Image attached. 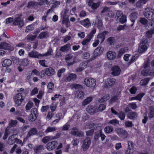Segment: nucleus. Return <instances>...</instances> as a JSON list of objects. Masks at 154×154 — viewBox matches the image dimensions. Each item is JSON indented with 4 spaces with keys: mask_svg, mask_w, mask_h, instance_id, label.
I'll return each instance as SVG.
<instances>
[{
    "mask_svg": "<svg viewBox=\"0 0 154 154\" xmlns=\"http://www.w3.org/2000/svg\"><path fill=\"white\" fill-rule=\"evenodd\" d=\"M24 99L21 93H18L13 97L14 101L15 103V106L18 107L20 106Z\"/></svg>",
    "mask_w": 154,
    "mask_h": 154,
    "instance_id": "1",
    "label": "nucleus"
},
{
    "mask_svg": "<svg viewBox=\"0 0 154 154\" xmlns=\"http://www.w3.org/2000/svg\"><path fill=\"white\" fill-rule=\"evenodd\" d=\"M146 12L144 16L149 20H151L154 18V10L151 8H147L145 9Z\"/></svg>",
    "mask_w": 154,
    "mask_h": 154,
    "instance_id": "2",
    "label": "nucleus"
},
{
    "mask_svg": "<svg viewBox=\"0 0 154 154\" xmlns=\"http://www.w3.org/2000/svg\"><path fill=\"white\" fill-rule=\"evenodd\" d=\"M83 83L87 87H94L96 85L95 80L90 77L85 78L84 80Z\"/></svg>",
    "mask_w": 154,
    "mask_h": 154,
    "instance_id": "3",
    "label": "nucleus"
},
{
    "mask_svg": "<svg viewBox=\"0 0 154 154\" xmlns=\"http://www.w3.org/2000/svg\"><path fill=\"white\" fill-rule=\"evenodd\" d=\"M103 48L99 46L97 47L94 52V56L90 58L88 61L90 62L95 59L103 53Z\"/></svg>",
    "mask_w": 154,
    "mask_h": 154,
    "instance_id": "4",
    "label": "nucleus"
},
{
    "mask_svg": "<svg viewBox=\"0 0 154 154\" xmlns=\"http://www.w3.org/2000/svg\"><path fill=\"white\" fill-rule=\"evenodd\" d=\"M147 41L143 38L140 44L138 49V52L140 53L144 52L147 49V47L145 44L147 43Z\"/></svg>",
    "mask_w": 154,
    "mask_h": 154,
    "instance_id": "5",
    "label": "nucleus"
},
{
    "mask_svg": "<svg viewBox=\"0 0 154 154\" xmlns=\"http://www.w3.org/2000/svg\"><path fill=\"white\" fill-rule=\"evenodd\" d=\"M31 114L29 119L30 121L33 122L37 119V110L36 108H33L31 111Z\"/></svg>",
    "mask_w": 154,
    "mask_h": 154,
    "instance_id": "6",
    "label": "nucleus"
},
{
    "mask_svg": "<svg viewBox=\"0 0 154 154\" xmlns=\"http://www.w3.org/2000/svg\"><path fill=\"white\" fill-rule=\"evenodd\" d=\"M116 82V80L114 79L111 78L107 79L104 84V88H110L115 84Z\"/></svg>",
    "mask_w": 154,
    "mask_h": 154,
    "instance_id": "7",
    "label": "nucleus"
},
{
    "mask_svg": "<svg viewBox=\"0 0 154 154\" xmlns=\"http://www.w3.org/2000/svg\"><path fill=\"white\" fill-rule=\"evenodd\" d=\"M57 143L56 141H53L48 143L46 145V148L49 151L53 150L57 146Z\"/></svg>",
    "mask_w": 154,
    "mask_h": 154,
    "instance_id": "8",
    "label": "nucleus"
},
{
    "mask_svg": "<svg viewBox=\"0 0 154 154\" xmlns=\"http://www.w3.org/2000/svg\"><path fill=\"white\" fill-rule=\"evenodd\" d=\"M71 134L77 137H82L84 135V132L76 128H73L71 129Z\"/></svg>",
    "mask_w": 154,
    "mask_h": 154,
    "instance_id": "9",
    "label": "nucleus"
},
{
    "mask_svg": "<svg viewBox=\"0 0 154 154\" xmlns=\"http://www.w3.org/2000/svg\"><path fill=\"white\" fill-rule=\"evenodd\" d=\"M0 48L10 51H13L14 48L11 47L10 45L5 42H2L0 44Z\"/></svg>",
    "mask_w": 154,
    "mask_h": 154,
    "instance_id": "10",
    "label": "nucleus"
},
{
    "mask_svg": "<svg viewBox=\"0 0 154 154\" xmlns=\"http://www.w3.org/2000/svg\"><path fill=\"white\" fill-rule=\"evenodd\" d=\"M13 24L14 25H17L19 27L21 28L23 26L24 23L20 17H18L14 19Z\"/></svg>",
    "mask_w": 154,
    "mask_h": 154,
    "instance_id": "11",
    "label": "nucleus"
},
{
    "mask_svg": "<svg viewBox=\"0 0 154 154\" xmlns=\"http://www.w3.org/2000/svg\"><path fill=\"white\" fill-rule=\"evenodd\" d=\"M111 70L112 71L111 74L113 76L119 75L121 72V69L120 67L116 66H112L111 68Z\"/></svg>",
    "mask_w": 154,
    "mask_h": 154,
    "instance_id": "12",
    "label": "nucleus"
},
{
    "mask_svg": "<svg viewBox=\"0 0 154 154\" xmlns=\"http://www.w3.org/2000/svg\"><path fill=\"white\" fill-rule=\"evenodd\" d=\"M86 111L91 115L94 114L98 112L97 107L91 105H89L87 107Z\"/></svg>",
    "mask_w": 154,
    "mask_h": 154,
    "instance_id": "13",
    "label": "nucleus"
},
{
    "mask_svg": "<svg viewBox=\"0 0 154 154\" xmlns=\"http://www.w3.org/2000/svg\"><path fill=\"white\" fill-rule=\"evenodd\" d=\"M29 56L32 58L37 59H40L41 57H42V54L39 53L36 51H32L28 53Z\"/></svg>",
    "mask_w": 154,
    "mask_h": 154,
    "instance_id": "14",
    "label": "nucleus"
},
{
    "mask_svg": "<svg viewBox=\"0 0 154 154\" xmlns=\"http://www.w3.org/2000/svg\"><path fill=\"white\" fill-rule=\"evenodd\" d=\"M91 143V141L88 137H86L84 140L82 146L83 150L86 151L89 148Z\"/></svg>",
    "mask_w": 154,
    "mask_h": 154,
    "instance_id": "15",
    "label": "nucleus"
},
{
    "mask_svg": "<svg viewBox=\"0 0 154 154\" xmlns=\"http://www.w3.org/2000/svg\"><path fill=\"white\" fill-rule=\"evenodd\" d=\"M138 15V13L137 12H135L132 13L130 16V19L132 23L131 24V26H133L134 22L137 19Z\"/></svg>",
    "mask_w": 154,
    "mask_h": 154,
    "instance_id": "16",
    "label": "nucleus"
},
{
    "mask_svg": "<svg viewBox=\"0 0 154 154\" xmlns=\"http://www.w3.org/2000/svg\"><path fill=\"white\" fill-rule=\"evenodd\" d=\"M77 76L75 74L71 73L64 79V81L68 82L75 80Z\"/></svg>",
    "mask_w": 154,
    "mask_h": 154,
    "instance_id": "17",
    "label": "nucleus"
},
{
    "mask_svg": "<svg viewBox=\"0 0 154 154\" xmlns=\"http://www.w3.org/2000/svg\"><path fill=\"white\" fill-rule=\"evenodd\" d=\"M108 33V32L107 31H105L102 33L99 34L97 36L98 40L100 41L101 43H102L104 41L106 35H107Z\"/></svg>",
    "mask_w": 154,
    "mask_h": 154,
    "instance_id": "18",
    "label": "nucleus"
},
{
    "mask_svg": "<svg viewBox=\"0 0 154 154\" xmlns=\"http://www.w3.org/2000/svg\"><path fill=\"white\" fill-rule=\"evenodd\" d=\"M37 132V130L36 128H33L31 129L28 133L26 137L24 138V140H25L28 137H29L31 136L36 134Z\"/></svg>",
    "mask_w": 154,
    "mask_h": 154,
    "instance_id": "19",
    "label": "nucleus"
},
{
    "mask_svg": "<svg viewBox=\"0 0 154 154\" xmlns=\"http://www.w3.org/2000/svg\"><path fill=\"white\" fill-rule=\"evenodd\" d=\"M106 56L108 59L111 60L115 58L116 54L115 52L110 51L107 53Z\"/></svg>",
    "mask_w": 154,
    "mask_h": 154,
    "instance_id": "20",
    "label": "nucleus"
},
{
    "mask_svg": "<svg viewBox=\"0 0 154 154\" xmlns=\"http://www.w3.org/2000/svg\"><path fill=\"white\" fill-rule=\"evenodd\" d=\"M137 113L135 112H129L127 114L128 118L131 119H134L137 117Z\"/></svg>",
    "mask_w": 154,
    "mask_h": 154,
    "instance_id": "21",
    "label": "nucleus"
},
{
    "mask_svg": "<svg viewBox=\"0 0 154 154\" xmlns=\"http://www.w3.org/2000/svg\"><path fill=\"white\" fill-rule=\"evenodd\" d=\"M55 73L54 69L52 67L46 69V74L48 76L52 75Z\"/></svg>",
    "mask_w": 154,
    "mask_h": 154,
    "instance_id": "22",
    "label": "nucleus"
},
{
    "mask_svg": "<svg viewBox=\"0 0 154 154\" xmlns=\"http://www.w3.org/2000/svg\"><path fill=\"white\" fill-rule=\"evenodd\" d=\"M148 0H139L136 4V7L137 8H141L143 5L146 4Z\"/></svg>",
    "mask_w": 154,
    "mask_h": 154,
    "instance_id": "23",
    "label": "nucleus"
},
{
    "mask_svg": "<svg viewBox=\"0 0 154 154\" xmlns=\"http://www.w3.org/2000/svg\"><path fill=\"white\" fill-rule=\"evenodd\" d=\"M33 149L35 152L36 154H38L44 149V148L42 145H38L35 146L34 147Z\"/></svg>",
    "mask_w": 154,
    "mask_h": 154,
    "instance_id": "24",
    "label": "nucleus"
},
{
    "mask_svg": "<svg viewBox=\"0 0 154 154\" xmlns=\"http://www.w3.org/2000/svg\"><path fill=\"white\" fill-rule=\"evenodd\" d=\"M80 23L86 27H88L91 26V23L88 18L80 21Z\"/></svg>",
    "mask_w": 154,
    "mask_h": 154,
    "instance_id": "25",
    "label": "nucleus"
},
{
    "mask_svg": "<svg viewBox=\"0 0 154 154\" xmlns=\"http://www.w3.org/2000/svg\"><path fill=\"white\" fill-rule=\"evenodd\" d=\"M12 63V60L9 59H5L2 62V64L3 66H9Z\"/></svg>",
    "mask_w": 154,
    "mask_h": 154,
    "instance_id": "26",
    "label": "nucleus"
},
{
    "mask_svg": "<svg viewBox=\"0 0 154 154\" xmlns=\"http://www.w3.org/2000/svg\"><path fill=\"white\" fill-rule=\"evenodd\" d=\"M87 65L85 63L83 62L81 63L79 66L77 68L76 71L77 72H81L86 67Z\"/></svg>",
    "mask_w": 154,
    "mask_h": 154,
    "instance_id": "27",
    "label": "nucleus"
},
{
    "mask_svg": "<svg viewBox=\"0 0 154 154\" xmlns=\"http://www.w3.org/2000/svg\"><path fill=\"white\" fill-rule=\"evenodd\" d=\"M48 32L45 31L40 33L38 36V38L40 39L46 38L48 37Z\"/></svg>",
    "mask_w": 154,
    "mask_h": 154,
    "instance_id": "28",
    "label": "nucleus"
},
{
    "mask_svg": "<svg viewBox=\"0 0 154 154\" xmlns=\"http://www.w3.org/2000/svg\"><path fill=\"white\" fill-rule=\"evenodd\" d=\"M38 2L30 1L28 2L27 7L28 8H30L32 7H35L38 6Z\"/></svg>",
    "mask_w": 154,
    "mask_h": 154,
    "instance_id": "29",
    "label": "nucleus"
},
{
    "mask_svg": "<svg viewBox=\"0 0 154 154\" xmlns=\"http://www.w3.org/2000/svg\"><path fill=\"white\" fill-rule=\"evenodd\" d=\"M56 137H53L51 136H46L44 137L42 140V141L45 143H46L48 141L56 139Z\"/></svg>",
    "mask_w": 154,
    "mask_h": 154,
    "instance_id": "30",
    "label": "nucleus"
},
{
    "mask_svg": "<svg viewBox=\"0 0 154 154\" xmlns=\"http://www.w3.org/2000/svg\"><path fill=\"white\" fill-rule=\"evenodd\" d=\"M70 48V46L69 44H66L61 47L60 50L63 52H67L69 50Z\"/></svg>",
    "mask_w": 154,
    "mask_h": 154,
    "instance_id": "31",
    "label": "nucleus"
},
{
    "mask_svg": "<svg viewBox=\"0 0 154 154\" xmlns=\"http://www.w3.org/2000/svg\"><path fill=\"white\" fill-rule=\"evenodd\" d=\"M109 98V95L108 94H106L105 96L100 98L99 99L98 101L100 103H103L106 101Z\"/></svg>",
    "mask_w": 154,
    "mask_h": 154,
    "instance_id": "32",
    "label": "nucleus"
},
{
    "mask_svg": "<svg viewBox=\"0 0 154 154\" xmlns=\"http://www.w3.org/2000/svg\"><path fill=\"white\" fill-rule=\"evenodd\" d=\"M84 93L82 91H76L75 97L78 98L82 99L84 97Z\"/></svg>",
    "mask_w": 154,
    "mask_h": 154,
    "instance_id": "33",
    "label": "nucleus"
},
{
    "mask_svg": "<svg viewBox=\"0 0 154 154\" xmlns=\"http://www.w3.org/2000/svg\"><path fill=\"white\" fill-rule=\"evenodd\" d=\"M141 73L144 76L152 75L153 74L150 70L147 69L142 70L141 72Z\"/></svg>",
    "mask_w": 154,
    "mask_h": 154,
    "instance_id": "34",
    "label": "nucleus"
},
{
    "mask_svg": "<svg viewBox=\"0 0 154 154\" xmlns=\"http://www.w3.org/2000/svg\"><path fill=\"white\" fill-rule=\"evenodd\" d=\"M92 100V98L91 97H89L85 99L82 103L83 106H85L88 104Z\"/></svg>",
    "mask_w": 154,
    "mask_h": 154,
    "instance_id": "35",
    "label": "nucleus"
},
{
    "mask_svg": "<svg viewBox=\"0 0 154 154\" xmlns=\"http://www.w3.org/2000/svg\"><path fill=\"white\" fill-rule=\"evenodd\" d=\"M113 129L112 126H108L104 128V131L107 133H110L112 132Z\"/></svg>",
    "mask_w": 154,
    "mask_h": 154,
    "instance_id": "36",
    "label": "nucleus"
},
{
    "mask_svg": "<svg viewBox=\"0 0 154 154\" xmlns=\"http://www.w3.org/2000/svg\"><path fill=\"white\" fill-rule=\"evenodd\" d=\"M29 62L30 61L28 58H25L21 61V65L23 66H27L28 65H29Z\"/></svg>",
    "mask_w": 154,
    "mask_h": 154,
    "instance_id": "37",
    "label": "nucleus"
},
{
    "mask_svg": "<svg viewBox=\"0 0 154 154\" xmlns=\"http://www.w3.org/2000/svg\"><path fill=\"white\" fill-rule=\"evenodd\" d=\"M117 115L118 116L119 118L121 120H124L125 115V113L122 112L121 111L118 113Z\"/></svg>",
    "mask_w": 154,
    "mask_h": 154,
    "instance_id": "38",
    "label": "nucleus"
},
{
    "mask_svg": "<svg viewBox=\"0 0 154 154\" xmlns=\"http://www.w3.org/2000/svg\"><path fill=\"white\" fill-rule=\"evenodd\" d=\"M125 48H121L119 51L117 55V58H119L123 54L125 53Z\"/></svg>",
    "mask_w": 154,
    "mask_h": 154,
    "instance_id": "39",
    "label": "nucleus"
},
{
    "mask_svg": "<svg viewBox=\"0 0 154 154\" xmlns=\"http://www.w3.org/2000/svg\"><path fill=\"white\" fill-rule=\"evenodd\" d=\"M13 137H14V135L10 136L8 139V143L10 145H11L15 143L14 139H12Z\"/></svg>",
    "mask_w": 154,
    "mask_h": 154,
    "instance_id": "40",
    "label": "nucleus"
},
{
    "mask_svg": "<svg viewBox=\"0 0 154 154\" xmlns=\"http://www.w3.org/2000/svg\"><path fill=\"white\" fill-rule=\"evenodd\" d=\"M123 14L122 12L120 11H118L116 13L115 18L116 20H118L121 17Z\"/></svg>",
    "mask_w": 154,
    "mask_h": 154,
    "instance_id": "41",
    "label": "nucleus"
},
{
    "mask_svg": "<svg viewBox=\"0 0 154 154\" xmlns=\"http://www.w3.org/2000/svg\"><path fill=\"white\" fill-rule=\"evenodd\" d=\"M108 124H112L113 125H116L119 124V121L116 119H113L110 120Z\"/></svg>",
    "mask_w": 154,
    "mask_h": 154,
    "instance_id": "42",
    "label": "nucleus"
},
{
    "mask_svg": "<svg viewBox=\"0 0 154 154\" xmlns=\"http://www.w3.org/2000/svg\"><path fill=\"white\" fill-rule=\"evenodd\" d=\"M149 79V78H146L142 80L140 82V85L142 86H144L147 84Z\"/></svg>",
    "mask_w": 154,
    "mask_h": 154,
    "instance_id": "43",
    "label": "nucleus"
},
{
    "mask_svg": "<svg viewBox=\"0 0 154 154\" xmlns=\"http://www.w3.org/2000/svg\"><path fill=\"white\" fill-rule=\"evenodd\" d=\"M11 59L12 60V61L13 62V63H14L15 64L18 65L20 62V60H19V58H18L17 57H15L12 56V57Z\"/></svg>",
    "mask_w": 154,
    "mask_h": 154,
    "instance_id": "44",
    "label": "nucleus"
},
{
    "mask_svg": "<svg viewBox=\"0 0 154 154\" xmlns=\"http://www.w3.org/2000/svg\"><path fill=\"white\" fill-rule=\"evenodd\" d=\"M34 28V25H30L26 27L25 31L26 32H28L29 31L33 30Z\"/></svg>",
    "mask_w": 154,
    "mask_h": 154,
    "instance_id": "45",
    "label": "nucleus"
},
{
    "mask_svg": "<svg viewBox=\"0 0 154 154\" xmlns=\"http://www.w3.org/2000/svg\"><path fill=\"white\" fill-rule=\"evenodd\" d=\"M17 122L16 120H11L10 121L9 125L10 127H15L17 124Z\"/></svg>",
    "mask_w": 154,
    "mask_h": 154,
    "instance_id": "46",
    "label": "nucleus"
},
{
    "mask_svg": "<svg viewBox=\"0 0 154 154\" xmlns=\"http://www.w3.org/2000/svg\"><path fill=\"white\" fill-rule=\"evenodd\" d=\"M96 32V29H93L91 32L88 35L87 37L88 38L91 39L92 37H93V35Z\"/></svg>",
    "mask_w": 154,
    "mask_h": 154,
    "instance_id": "47",
    "label": "nucleus"
},
{
    "mask_svg": "<svg viewBox=\"0 0 154 154\" xmlns=\"http://www.w3.org/2000/svg\"><path fill=\"white\" fill-rule=\"evenodd\" d=\"M120 97L119 95H116L112 97L110 100L111 103H113L117 100Z\"/></svg>",
    "mask_w": 154,
    "mask_h": 154,
    "instance_id": "48",
    "label": "nucleus"
},
{
    "mask_svg": "<svg viewBox=\"0 0 154 154\" xmlns=\"http://www.w3.org/2000/svg\"><path fill=\"white\" fill-rule=\"evenodd\" d=\"M148 116L150 118H152L154 117V109L153 108L150 109L149 112Z\"/></svg>",
    "mask_w": 154,
    "mask_h": 154,
    "instance_id": "49",
    "label": "nucleus"
},
{
    "mask_svg": "<svg viewBox=\"0 0 154 154\" xmlns=\"http://www.w3.org/2000/svg\"><path fill=\"white\" fill-rule=\"evenodd\" d=\"M33 106V103L31 101H29L26 104V110H29Z\"/></svg>",
    "mask_w": 154,
    "mask_h": 154,
    "instance_id": "50",
    "label": "nucleus"
},
{
    "mask_svg": "<svg viewBox=\"0 0 154 154\" xmlns=\"http://www.w3.org/2000/svg\"><path fill=\"white\" fill-rule=\"evenodd\" d=\"M100 3L98 2L97 3H93L91 4V5H89L91 8L94 9H96L100 5Z\"/></svg>",
    "mask_w": 154,
    "mask_h": 154,
    "instance_id": "51",
    "label": "nucleus"
},
{
    "mask_svg": "<svg viewBox=\"0 0 154 154\" xmlns=\"http://www.w3.org/2000/svg\"><path fill=\"white\" fill-rule=\"evenodd\" d=\"M126 17L125 15H123L119 19L118 21H119L122 23H123L126 21Z\"/></svg>",
    "mask_w": 154,
    "mask_h": 154,
    "instance_id": "52",
    "label": "nucleus"
},
{
    "mask_svg": "<svg viewBox=\"0 0 154 154\" xmlns=\"http://www.w3.org/2000/svg\"><path fill=\"white\" fill-rule=\"evenodd\" d=\"M154 33V29H153L147 31L146 32V34L147 36L149 38L152 37V34Z\"/></svg>",
    "mask_w": 154,
    "mask_h": 154,
    "instance_id": "53",
    "label": "nucleus"
},
{
    "mask_svg": "<svg viewBox=\"0 0 154 154\" xmlns=\"http://www.w3.org/2000/svg\"><path fill=\"white\" fill-rule=\"evenodd\" d=\"M106 107V106L104 104H100L98 107L97 108L98 112L99 111H102L104 110Z\"/></svg>",
    "mask_w": 154,
    "mask_h": 154,
    "instance_id": "54",
    "label": "nucleus"
},
{
    "mask_svg": "<svg viewBox=\"0 0 154 154\" xmlns=\"http://www.w3.org/2000/svg\"><path fill=\"white\" fill-rule=\"evenodd\" d=\"M54 114L53 112H48L46 119L49 120L50 119L54 116Z\"/></svg>",
    "mask_w": 154,
    "mask_h": 154,
    "instance_id": "55",
    "label": "nucleus"
},
{
    "mask_svg": "<svg viewBox=\"0 0 154 154\" xmlns=\"http://www.w3.org/2000/svg\"><path fill=\"white\" fill-rule=\"evenodd\" d=\"M56 128L55 127H48L45 130V133H47L49 132H53L56 131Z\"/></svg>",
    "mask_w": 154,
    "mask_h": 154,
    "instance_id": "56",
    "label": "nucleus"
},
{
    "mask_svg": "<svg viewBox=\"0 0 154 154\" xmlns=\"http://www.w3.org/2000/svg\"><path fill=\"white\" fill-rule=\"evenodd\" d=\"M114 38L112 37L108 38L107 39V41L110 45H111L113 44V43L114 42Z\"/></svg>",
    "mask_w": 154,
    "mask_h": 154,
    "instance_id": "57",
    "label": "nucleus"
},
{
    "mask_svg": "<svg viewBox=\"0 0 154 154\" xmlns=\"http://www.w3.org/2000/svg\"><path fill=\"white\" fill-rule=\"evenodd\" d=\"M128 106L132 109H135L137 107L136 104L134 103H129L128 104Z\"/></svg>",
    "mask_w": 154,
    "mask_h": 154,
    "instance_id": "58",
    "label": "nucleus"
},
{
    "mask_svg": "<svg viewBox=\"0 0 154 154\" xmlns=\"http://www.w3.org/2000/svg\"><path fill=\"white\" fill-rule=\"evenodd\" d=\"M94 132V130L93 129H91L86 132V135L87 136H91L93 134Z\"/></svg>",
    "mask_w": 154,
    "mask_h": 154,
    "instance_id": "59",
    "label": "nucleus"
},
{
    "mask_svg": "<svg viewBox=\"0 0 154 154\" xmlns=\"http://www.w3.org/2000/svg\"><path fill=\"white\" fill-rule=\"evenodd\" d=\"M140 22L144 25H145L147 24L148 21L144 18H141L139 20Z\"/></svg>",
    "mask_w": 154,
    "mask_h": 154,
    "instance_id": "60",
    "label": "nucleus"
},
{
    "mask_svg": "<svg viewBox=\"0 0 154 154\" xmlns=\"http://www.w3.org/2000/svg\"><path fill=\"white\" fill-rule=\"evenodd\" d=\"M83 57L85 59H88L90 57V54L88 52H84L83 53Z\"/></svg>",
    "mask_w": 154,
    "mask_h": 154,
    "instance_id": "61",
    "label": "nucleus"
},
{
    "mask_svg": "<svg viewBox=\"0 0 154 154\" xmlns=\"http://www.w3.org/2000/svg\"><path fill=\"white\" fill-rule=\"evenodd\" d=\"M145 95V93H140L138 94L136 96L137 100H138L139 101H140L141 100L142 98Z\"/></svg>",
    "mask_w": 154,
    "mask_h": 154,
    "instance_id": "62",
    "label": "nucleus"
},
{
    "mask_svg": "<svg viewBox=\"0 0 154 154\" xmlns=\"http://www.w3.org/2000/svg\"><path fill=\"white\" fill-rule=\"evenodd\" d=\"M54 87V85L53 83L52 82H49L47 86V88L49 90H52Z\"/></svg>",
    "mask_w": 154,
    "mask_h": 154,
    "instance_id": "63",
    "label": "nucleus"
},
{
    "mask_svg": "<svg viewBox=\"0 0 154 154\" xmlns=\"http://www.w3.org/2000/svg\"><path fill=\"white\" fill-rule=\"evenodd\" d=\"M124 129L121 128H117L115 129V131L116 133L119 135H120L123 131Z\"/></svg>",
    "mask_w": 154,
    "mask_h": 154,
    "instance_id": "64",
    "label": "nucleus"
}]
</instances>
